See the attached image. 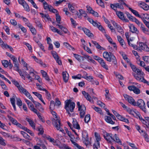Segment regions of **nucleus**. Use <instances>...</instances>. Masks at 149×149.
<instances>
[{"instance_id": "obj_1", "label": "nucleus", "mask_w": 149, "mask_h": 149, "mask_svg": "<svg viewBox=\"0 0 149 149\" xmlns=\"http://www.w3.org/2000/svg\"><path fill=\"white\" fill-rule=\"evenodd\" d=\"M52 113L54 118L52 119V124L55 127L57 130H59L63 133L64 130L61 127L60 122L58 119V118L57 116L56 113L54 111H52Z\"/></svg>"}, {"instance_id": "obj_2", "label": "nucleus", "mask_w": 149, "mask_h": 149, "mask_svg": "<svg viewBox=\"0 0 149 149\" xmlns=\"http://www.w3.org/2000/svg\"><path fill=\"white\" fill-rule=\"evenodd\" d=\"M65 108L68 114L70 115V111L72 112L75 107V103L72 102L70 100H68L65 102Z\"/></svg>"}, {"instance_id": "obj_3", "label": "nucleus", "mask_w": 149, "mask_h": 149, "mask_svg": "<svg viewBox=\"0 0 149 149\" xmlns=\"http://www.w3.org/2000/svg\"><path fill=\"white\" fill-rule=\"evenodd\" d=\"M139 72L133 74L135 78L139 82L146 84L148 81L144 79L145 74L141 70H140Z\"/></svg>"}, {"instance_id": "obj_4", "label": "nucleus", "mask_w": 149, "mask_h": 149, "mask_svg": "<svg viewBox=\"0 0 149 149\" xmlns=\"http://www.w3.org/2000/svg\"><path fill=\"white\" fill-rule=\"evenodd\" d=\"M103 57L109 62L112 61L115 64H116V59L114 56L111 53L107 52H104L103 53Z\"/></svg>"}, {"instance_id": "obj_5", "label": "nucleus", "mask_w": 149, "mask_h": 149, "mask_svg": "<svg viewBox=\"0 0 149 149\" xmlns=\"http://www.w3.org/2000/svg\"><path fill=\"white\" fill-rule=\"evenodd\" d=\"M78 108V109L79 111V114L81 118L84 117L86 114V108L85 105L83 104H80V102H78L77 104Z\"/></svg>"}, {"instance_id": "obj_6", "label": "nucleus", "mask_w": 149, "mask_h": 149, "mask_svg": "<svg viewBox=\"0 0 149 149\" xmlns=\"http://www.w3.org/2000/svg\"><path fill=\"white\" fill-rule=\"evenodd\" d=\"M10 58L13 61V63L14 64V66L15 70L19 72L20 76L22 77V78L23 79H25V77L23 74H22L21 70L19 69V64L17 61V58L14 56H12V57Z\"/></svg>"}, {"instance_id": "obj_7", "label": "nucleus", "mask_w": 149, "mask_h": 149, "mask_svg": "<svg viewBox=\"0 0 149 149\" xmlns=\"http://www.w3.org/2000/svg\"><path fill=\"white\" fill-rule=\"evenodd\" d=\"M135 105H133L134 106H137L139 107L145 113L146 112L145 104L143 100L142 99H139L136 102H135L134 103Z\"/></svg>"}, {"instance_id": "obj_8", "label": "nucleus", "mask_w": 149, "mask_h": 149, "mask_svg": "<svg viewBox=\"0 0 149 149\" xmlns=\"http://www.w3.org/2000/svg\"><path fill=\"white\" fill-rule=\"evenodd\" d=\"M94 135L96 141H95L93 145V149H98V147H100V141L101 140V138L100 134L97 132L95 133Z\"/></svg>"}, {"instance_id": "obj_9", "label": "nucleus", "mask_w": 149, "mask_h": 149, "mask_svg": "<svg viewBox=\"0 0 149 149\" xmlns=\"http://www.w3.org/2000/svg\"><path fill=\"white\" fill-rule=\"evenodd\" d=\"M139 50H143L146 52H149V48L146 43L142 42H139Z\"/></svg>"}, {"instance_id": "obj_10", "label": "nucleus", "mask_w": 149, "mask_h": 149, "mask_svg": "<svg viewBox=\"0 0 149 149\" xmlns=\"http://www.w3.org/2000/svg\"><path fill=\"white\" fill-rule=\"evenodd\" d=\"M103 136L104 139L109 143H111L112 141L114 140L113 134L111 133L106 132L104 134Z\"/></svg>"}, {"instance_id": "obj_11", "label": "nucleus", "mask_w": 149, "mask_h": 149, "mask_svg": "<svg viewBox=\"0 0 149 149\" xmlns=\"http://www.w3.org/2000/svg\"><path fill=\"white\" fill-rule=\"evenodd\" d=\"M112 111L114 114L116 116L118 119L127 123H129V121L128 119L125 118V117H123L122 116L119 114L115 111L112 110Z\"/></svg>"}, {"instance_id": "obj_12", "label": "nucleus", "mask_w": 149, "mask_h": 149, "mask_svg": "<svg viewBox=\"0 0 149 149\" xmlns=\"http://www.w3.org/2000/svg\"><path fill=\"white\" fill-rule=\"evenodd\" d=\"M18 89L21 93L24 94L29 99H30L32 97L30 94L22 86H20Z\"/></svg>"}, {"instance_id": "obj_13", "label": "nucleus", "mask_w": 149, "mask_h": 149, "mask_svg": "<svg viewBox=\"0 0 149 149\" xmlns=\"http://www.w3.org/2000/svg\"><path fill=\"white\" fill-rule=\"evenodd\" d=\"M123 96L125 100L130 104L132 105H135L134 103L135 102V100L132 97L126 94H123Z\"/></svg>"}, {"instance_id": "obj_14", "label": "nucleus", "mask_w": 149, "mask_h": 149, "mask_svg": "<svg viewBox=\"0 0 149 149\" xmlns=\"http://www.w3.org/2000/svg\"><path fill=\"white\" fill-rule=\"evenodd\" d=\"M29 99L34 103L36 107L40 111H42L43 110V109L42 107L41 104L38 102L35 101L32 97Z\"/></svg>"}, {"instance_id": "obj_15", "label": "nucleus", "mask_w": 149, "mask_h": 149, "mask_svg": "<svg viewBox=\"0 0 149 149\" xmlns=\"http://www.w3.org/2000/svg\"><path fill=\"white\" fill-rule=\"evenodd\" d=\"M116 13L118 17L124 22H129V20L125 17L124 14L122 12L120 11H116Z\"/></svg>"}, {"instance_id": "obj_16", "label": "nucleus", "mask_w": 149, "mask_h": 149, "mask_svg": "<svg viewBox=\"0 0 149 149\" xmlns=\"http://www.w3.org/2000/svg\"><path fill=\"white\" fill-rule=\"evenodd\" d=\"M128 88L129 90L133 91L136 94H139L141 93L140 90L135 86H128Z\"/></svg>"}, {"instance_id": "obj_17", "label": "nucleus", "mask_w": 149, "mask_h": 149, "mask_svg": "<svg viewBox=\"0 0 149 149\" xmlns=\"http://www.w3.org/2000/svg\"><path fill=\"white\" fill-rule=\"evenodd\" d=\"M139 118L143 124L146 125L147 127H149V117H145V119H143L142 118L139 117Z\"/></svg>"}, {"instance_id": "obj_18", "label": "nucleus", "mask_w": 149, "mask_h": 149, "mask_svg": "<svg viewBox=\"0 0 149 149\" xmlns=\"http://www.w3.org/2000/svg\"><path fill=\"white\" fill-rule=\"evenodd\" d=\"M117 38L121 46L124 49H125L127 47L124 40L122 39L121 37L119 36H117Z\"/></svg>"}, {"instance_id": "obj_19", "label": "nucleus", "mask_w": 149, "mask_h": 149, "mask_svg": "<svg viewBox=\"0 0 149 149\" xmlns=\"http://www.w3.org/2000/svg\"><path fill=\"white\" fill-rule=\"evenodd\" d=\"M82 134L83 141L86 145H87L89 143L87 134L86 132H84L82 133Z\"/></svg>"}, {"instance_id": "obj_20", "label": "nucleus", "mask_w": 149, "mask_h": 149, "mask_svg": "<svg viewBox=\"0 0 149 149\" xmlns=\"http://www.w3.org/2000/svg\"><path fill=\"white\" fill-rule=\"evenodd\" d=\"M98 62L103 68L107 70L108 69L107 65L106 64V62L102 58L100 59Z\"/></svg>"}, {"instance_id": "obj_21", "label": "nucleus", "mask_w": 149, "mask_h": 149, "mask_svg": "<svg viewBox=\"0 0 149 149\" xmlns=\"http://www.w3.org/2000/svg\"><path fill=\"white\" fill-rule=\"evenodd\" d=\"M82 30L84 33L89 37H93V34L91 33L90 30L85 28H82Z\"/></svg>"}, {"instance_id": "obj_22", "label": "nucleus", "mask_w": 149, "mask_h": 149, "mask_svg": "<svg viewBox=\"0 0 149 149\" xmlns=\"http://www.w3.org/2000/svg\"><path fill=\"white\" fill-rule=\"evenodd\" d=\"M68 8L70 11L72 13L75 12V8L76 6V4L74 3H68Z\"/></svg>"}, {"instance_id": "obj_23", "label": "nucleus", "mask_w": 149, "mask_h": 149, "mask_svg": "<svg viewBox=\"0 0 149 149\" xmlns=\"http://www.w3.org/2000/svg\"><path fill=\"white\" fill-rule=\"evenodd\" d=\"M88 21L94 27H97L100 24V23L97 21H95L93 19L90 18H88L87 19Z\"/></svg>"}, {"instance_id": "obj_24", "label": "nucleus", "mask_w": 149, "mask_h": 149, "mask_svg": "<svg viewBox=\"0 0 149 149\" xmlns=\"http://www.w3.org/2000/svg\"><path fill=\"white\" fill-rule=\"evenodd\" d=\"M40 14L41 15V17L46 21H48L50 20L51 18L48 14H45L41 13H40Z\"/></svg>"}, {"instance_id": "obj_25", "label": "nucleus", "mask_w": 149, "mask_h": 149, "mask_svg": "<svg viewBox=\"0 0 149 149\" xmlns=\"http://www.w3.org/2000/svg\"><path fill=\"white\" fill-rule=\"evenodd\" d=\"M126 111L130 114L133 116L135 114H137V113H139L135 109H131L129 107H128Z\"/></svg>"}, {"instance_id": "obj_26", "label": "nucleus", "mask_w": 149, "mask_h": 149, "mask_svg": "<svg viewBox=\"0 0 149 149\" xmlns=\"http://www.w3.org/2000/svg\"><path fill=\"white\" fill-rule=\"evenodd\" d=\"M73 125L74 127L78 130H79L80 129L79 124L77 122V120L74 119H73L72 121Z\"/></svg>"}, {"instance_id": "obj_27", "label": "nucleus", "mask_w": 149, "mask_h": 149, "mask_svg": "<svg viewBox=\"0 0 149 149\" xmlns=\"http://www.w3.org/2000/svg\"><path fill=\"white\" fill-rule=\"evenodd\" d=\"M25 68V69L26 70L29 71V73L30 74H35L37 73V72L36 71H35L33 68L29 65Z\"/></svg>"}, {"instance_id": "obj_28", "label": "nucleus", "mask_w": 149, "mask_h": 149, "mask_svg": "<svg viewBox=\"0 0 149 149\" xmlns=\"http://www.w3.org/2000/svg\"><path fill=\"white\" fill-rule=\"evenodd\" d=\"M82 93L87 100L91 102H93V100L91 99V97L88 93H86L84 91H83L82 92Z\"/></svg>"}, {"instance_id": "obj_29", "label": "nucleus", "mask_w": 149, "mask_h": 149, "mask_svg": "<svg viewBox=\"0 0 149 149\" xmlns=\"http://www.w3.org/2000/svg\"><path fill=\"white\" fill-rule=\"evenodd\" d=\"M62 75L63 80L64 82L66 83L68 82L69 78V75L66 72H63Z\"/></svg>"}, {"instance_id": "obj_30", "label": "nucleus", "mask_w": 149, "mask_h": 149, "mask_svg": "<svg viewBox=\"0 0 149 149\" xmlns=\"http://www.w3.org/2000/svg\"><path fill=\"white\" fill-rule=\"evenodd\" d=\"M130 31L133 33H138L139 31L135 26L132 24H130L129 26Z\"/></svg>"}, {"instance_id": "obj_31", "label": "nucleus", "mask_w": 149, "mask_h": 149, "mask_svg": "<svg viewBox=\"0 0 149 149\" xmlns=\"http://www.w3.org/2000/svg\"><path fill=\"white\" fill-rule=\"evenodd\" d=\"M105 121L108 123L113 125L115 124V122L112 120L111 118L108 116H105L104 117Z\"/></svg>"}, {"instance_id": "obj_32", "label": "nucleus", "mask_w": 149, "mask_h": 149, "mask_svg": "<svg viewBox=\"0 0 149 149\" xmlns=\"http://www.w3.org/2000/svg\"><path fill=\"white\" fill-rule=\"evenodd\" d=\"M28 27L29 28L30 31L33 35H35L36 34V30L31 24Z\"/></svg>"}, {"instance_id": "obj_33", "label": "nucleus", "mask_w": 149, "mask_h": 149, "mask_svg": "<svg viewBox=\"0 0 149 149\" xmlns=\"http://www.w3.org/2000/svg\"><path fill=\"white\" fill-rule=\"evenodd\" d=\"M113 137L114 139V140H112V141H115L117 143L121 145L122 144L121 141L119 139L118 137V136L116 134H115L113 136Z\"/></svg>"}, {"instance_id": "obj_34", "label": "nucleus", "mask_w": 149, "mask_h": 149, "mask_svg": "<svg viewBox=\"0 0 149 149\" xmlns=\"http://www.w3.org/2000/svg\"><path fill=\"white\" fill-rule=\"evenodd\" d=\"M105 93L104 94L106 99L109 101L111 99V95L109 93V91L107 89L105 90Z\"/></svg>"}, {"instance_id": "obj_35", "label": "nucleus", "mask_w": 149, "mask_h": 149, "mask_svg": "<svg viewBox=\"0 0 149 149\" xmlns=\"http://www.w3.org/2000/svg\"><path fill=\"white\" fill-rule=\"evenodd\" d=\"M84 58H85L87 59H88V61L89 62H91L95 64H96V62L95 61H94L93 59V58L91 57L86 54H84Z\"/></svg>"}, {"instance_id": "obj_36", "label": "nucleus", "mask_w": 149, "mask_h": 149, "mask_svg": "<svg viewBox=\"0 0 149 149\" xmlns=\"http://www.w3.org/2000/svg\"><path fill=\"white\" fill-rule=\"evenodd\" d=\"M49 28L53 32L56 33V32L58 34L62 35V33L60 31H59L58 29H57L55 28L54 27L50 26H49Z\"/></svg>"}, {"instance_id": "obj_37", "label": "nucleus", "mask_w": 149, "mask_h": 149, "mask_svg": "<svg viewBox=\"0 0 149 149\" xmlns=\"http://www.w3.org/2000/svg\"><path fill=\"white\" fill-rule=\"evenodd\" d=\"M26 120L29 122L30 125L33 129H35V124L32 120L28 118H26Z\"/></svg>"}, {"instance_id": "obj_38", "label": "nucleus", "mask_w": 149, "mask_h": 149, "mask_svg": "<svg viewBox=\"0 0 149 149\" xmlns=\"http://www.w3.org/2000/svg\"><path fill=\"white\" fill-rule=\"evenodd\" d=\"M129 9L130 10L131 12L135 16L139 18H142L141 16L139 14L138 12L137 11L132 9L130 7H129Z\"/></svg>"}, {"instance_id": "obj_39", "label": "nucleus", "mask_w": 149, "mask_h": 149, "mask_svg": "<svg viewBox=\"0 0 149 149\" xmlns=\"http://www.w3.org/2000/svg\"><path fill=\"white\" fill-rule=\"evenodd\" d=\"M141 6L144 10H147L149 9V6L146 3L142 2L140 4Z\"/></svg>"}, {"instance_id": "obj_40", "label": "nucleus", "mask_w": 149, "mask_h": 149, "mask_svg": "<svg viewBox=\"0 0 149 149\" xmlns=\"http://www.w3.org/2000/svg\"><path fill=\"white\" fill-rule=\"evenodd\" d=\"M43 5L44 8L45 10H49L52 6L50 5H49L45 1L43 2Z\"/></svg>"}, {"instance_id": "obj_41", "label": "nucleus", "mask_w": 149, "mask_h": 149, "mask_svg": "<svg viewBox=\"0 0 149 149\" xmlns=\"http://www.w3.org/2000/svg\"><path fill=\"white\" fill-rule=\"evenodd\" d=\"M129 63L130 64V66L131 67V68L133 71L134 72H135V73H136L137 72H139V71L140 70H140L138 68H137L135 66H134V65L131 64L130 63Z\"/></svg>"}, {"instance_id": "obj_42", "label": "nucleus", "mask_w": 149, "mask_h": 149, "mask_svg": "<svg viewBox=\"0 0 149 149\" xmlns=\"http://www.w3.org/2000/svg\"><path fill=\"white\" fill-rule=\"evenodd\" d=\"M28 106L29 109L34 113H36L37 110L34 108L33 105L31 102L28 104Z\"/></svg>"}, {"instance_id": "obj_43", "label": "nucleus", "mask_w": 149, "mask_h": 149, "mask_svg": "<svg viewBox=\"0 0 149 149\" xmlns=\"http://www.w3.org/2000/svg\"><path fill=\"white\" fill-rule=\"evenodd\" d=\"M21 19H22L23 21L25 23V24H26L27 26L31 24L29 22V20L26 17L22 16Z\"/></svg>"}, {"instance_id": "obj_44", "label": "nucleus", "mask_w": 149, "mask_h": 149, "mask_svg": "<svg viewBox=\"0 0 149 149\" xmlns=\"http://www.w3.org/2000/svg\"><path fill=\"white\" fill-rule=\"evenodd\" d=\"M73 55L75 58L79 61H81V59L83 60L82 56L78 54H73Z\"/></svg>"}, {"instance_id": "obj_45", "label": "nucleus", "mask_w": 149, "mask_h": 149, "mask_svg": "<svg viewBox=\"0 0 149 149\" xmlns=\"http://www.w3.org/2000/svg\"><path fill=\"white\" fill-rule=\"evenodd\" d=\"M24 10L27 12H29L30 11V9L29 6L27 3L25 2L22 5Z\"/></svg>"}, {"instance_id": "obj_46", "label": "nucleus", "mask_w": 149, "mask_h": 149, "mask_svg": "<svg viewBox=\"0 0 149 149\" xmlns=\"http://www.w3.org/2000/svg\"><path fill=\"white\" fill-rule=\"evenodd\" d=\"M22 74H23L24 76V75H25L26 77V78H27L29 79L30 80V81H33V78L32 77H31L30 75V74H28L26 72H25L24 73H23L22 72Z\"/></svg>"}, {"instance_id": "obj_47", "label": "nucleus", "mask_w": 149, "mask_h": 149, "mask_svg": "<svg viewBox=\"0 0 149 149\" xmlns=\"http://www.w3.org/2000/svg\"><path fill=\"white\" fill-rule=\"evenodd\" d=\"M8 117L9 119L12 122V123L14 125H16L17 123L18 122L16 120L13 118L12 117L10 116H9L8 115Z\"/></svg>"}, {"instance_id": "obj_48", "label": "nucleus", "mask_w": 149, "mask_h": 149, "mask_svg": "<svg viewBox=\"0 0 149 149\" xmlns=\"http://www.w3.org/2000/svg\"><path fill=\"white\" fill-rule=\"evenodd\" d=\"M92 108L97 113L100 114L102 113V111L100 108L94 105L92 106Z\"/></svg>"}, {"instance_id": "obj_49", "label": "nucleus", "mask_w": 149, "mask_h": 149, "mask_svg": "<svg viewBox=\"0 0 149 149\" xmlns=\"http://www.w3.org/2000/svg\"><path fill=\"white\" fill-rule=\"evenodd\" d=\"M141 27V29L145 34L149 35V31L147 29L144 27L143 25Z\"/></svg>"}, {"instance_id": "obj_50", "label": "nucleus", "mask_w": 149, "mask_h": 149, "mask_svg": "<svg viewBox=\"0 0 149 149\" xmlns=\"http://www.w3.org/2000/svg\"><path fill=\"white\" fill-rule=\"evenodd\" d=\"M47 139L50 142L52 143L54 145H56V143L55 140L54 139L51 137L49 136H48L47 137Z\"/></svg>"}, {"instance_id": "obj_51", "label": "nucleus", "mask_w": 149, "mask_h": 149, "mask_svg": "<svg viewBox=\"0 0 149 149\" xmlns=\"http://www.w3.org/2000/svg\"><path fill=\"white\" fill-rule=\"evenodd\" d=\"M45 92L46 97L49 100L51 99V95L50 93L46 90L45 91Z\"/></svg>"}, {"instance_id": "obj_52", "label": "nucleus", "mask_w": 149, "mask_h": 149, "mask_svg": "<svg viewBox=\"0 0 149 149\" xmlns=\"http://www.w3.org/2000/svg\"><path fill=\"white\" fill-rule=\"evenodd\" d=\"M23 43L24 45H26L28 48L29 50L31 52H32V48L31 45H30L29 43H27L25 42H23Z\"/></svg>"}, {"instance_id": "obj_53", "label": "nucleus", "mask_w": 149, "mask_h": 149, "mask_svg": "<svg viewBox=\"0 0 149 149\" xmlns=\"http://www.w3.org/2000/svg\"><path fill=\"white\" fill-rule=\"evenodd\" d=\"M0 85L1 86L2 89L6 90L7 88V87L4 83L0 79Z\"/></svg>"}, {"instance_id": "obj_54", "label": "nucleus", "mask_w": 149, "mask_h": 149, "mask_svg": "<svg viewBox=\"0 0 149 149\" xmlns=\"http://www.w3.org/2000/svg\"><path fill=\"white\" fill-rule=\"evenodd\" d=\"M51 53L53 57L55 60H56L59 58V57L58 56L57 53L55 51H52Z\"/></svg>"}, {"instance_id": "obj_55", "label": "nucleus", "mask_w": 149, "mask_h": 149, "mask_svg": "<svg viewBox=\"0 0 149 149\" xmlns=\"http://www.w3.org/2000/svg\"><path fill=\"white\" fill-rule=\"evenodd\" d=\"M90 119V115L89 114L86 115L84 118V121L86 123H87L88 122Z\"/></svg>"}, {"instance_id": "obj_56", "label": "nucleus", "mask_w": 149, "mask_h": 149, "mask_svg": "<svg viewBox=\"0 0 149 149\" xmlns=\"http://www.w3.org/2000/svg\"><path fill=\"white\" fill-rule=\"evenodd\" d=\"M132 21L134 22L138 26H141L143 25L140 22L138 19L134 17L132 20Z\"/></svg>"}, {"instance_id": "obj_57", "label": "nucleus", "mask_w": 149, "mask_h": 149, "mask_svg": "<svg viewBox=\"0 0 149 149\" xmlns=\"http://www.w3.org/2000/svg\"><path fill=\"white\" fill-rule=\"evenodd\" d=\"M97 28L103 33H106L105 30L102 26L100 24H99L97 27Z\"/></svg>"}, {"instance_id": "obj_58", "label": "nucleus", "mask_w": 149, "mask_h": 149, "mask_svg": "<svg viewBox=\"0 0 149 149\" xmlns=\"http://www.w3.org/2000/svg\"><path fill=\"white\" fill-rule=\"evenodd\" d=\"M24 131L29 133L31 136H34V134L33 132L29 129L27 128L26 127Z\"/></svg>"}, {"instance_id": "obj_59", "label": "nucleus", "mask_w": 149, "mask_h": 149, "mask_svg": "<svg viewBox=\"0 0 149 149\" xmlns=\"http://www.w3.org/2000/svg\"><path fill=\"white\" fill-rule=\"evenodd\" d=\"M116 29L121 34H124L123 30L122 27L120 25L118 26Z\"/></svg>"}, {"instance_id": "obj_60", "label": "nucleus", "mask_w": 149, "mask_h": 149, "mask_svg": "<svg viewBox=\"0 0 149 149\" xmlns=\"http://www.w3.org/2000/svg\"><path fill=\"white\" fill-rule=\"evenodd\" d=\"M2 63L3 65L5 68H7L9 62L7 60H3L2 61Z\"/></svg>"}, {"instance_id": "obj_61", "label": "nucleus", "mask_w": 149, "mask_h": 149, "mask_svg": "<svg viewBox=\"0 0 149 149\" xmlns=\"http://www.w3.org/2000/svg\"><path fill=\"white\" fill-rule=\"evenodd\" d=\"M36 86L38 89L40 91H45L46 90L45 89L43 88L41 85H39L38 83L36 84Z\"/></svg>"}, {"instance_id": "obj_62", "label": "nucleus", "mask_w": 149, "mask_h": 149, "mask_svg": "<svg viewBox=\"0 0 149 149\" xmlns=\"http://www.w3.org/2000/svg\"><path fill=\"white\" fill-rule=\"evenodd\" d=\"M64 45L66 47L70 49H72L73 50H74V48L70 45L67 42H64Z\"/></svg>"}, {"instance_id": "obj_63", "label": "nucleus", "mask_w": 149, "mask_h": 149, "mask_svg": "<svg viewBox=\"0 0 149 149\" xmlns=\"http://www.w3.org/2000/svg\"><path fill=\"white\" fill-rule=\"evenodd\" d=\"M55 104L54 101L52 100L50 102V105L49 106V108L51 110L53 109L55 107Z\"/></svg>"}, {"instance_id": "obj_64", "label": "nucleus", "mask_w": 149, "mask_h": 149, "mask_svg": "<svg viewBox=\"0 0 149 149\" xmlns=\"http://www.w3.org/2000/svg\"><path fill=\"white\" fill-rule=\"evenodd\" d=\"M143 60L146 62L149 63V56H144L142 57Z\"/></svg>"}]
</instances>
